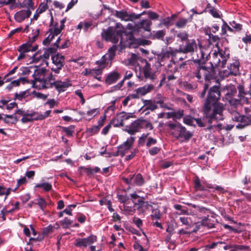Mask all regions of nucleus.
<instances>
[{"label":"nucleus","mask_w":251,"mask_h":251,"mask_svg":"<svg viewBox=\"0 0 251 251\" xmlns=\"http://www.w3.org/2000/svg\"><path fill=\"white\" fill-rule=\"evenodd\" d=\"M141 129L142 125L140 119H137L129 126H126V128L123 129V130L130 135H134L136 132H139Z\"/></svg>","instance_id":"nucleus-13"},{"label":"nucleus","mask_w":251,"mask_h":251,"mask_svg":"<svg viewBox=\"0 0 251 251\" xmlns=\"http://www.w3.org/2000/svg\"><path fill=\"white\" fill-rule=\"evenodd\" d=\"M154 88L153 84H150L145 85L142 87H140L137 88V91L139 94L140 96H143L151 92Z\"/></svg>","instance_id":"nucleus-24"},{"label":"nucleus","mask_w":251,"mask_h":251,"mask_svg":"<svg viewBox=\"0 0 251 251\" xmlns=\"http://www.w3.org/2000/svg\"><path fill=\"white\" fill-rule=\"evenodd\" d=\"M208 12L214 18H220V12L215 8L213 7H210V9L208 10Z\"/></svg>","instance_id":"nucleus-58"},{"label":"nucleus","mask_w":251,"mask_h":251,"mask_svg":"<svg viewBox=\"0 0 251 251\" xmlns=\"http://www.w3.org/2000/svg\"><path fill=\"white\" fill-rule=\"evenodd\" d=\"M179 129V138H183L185 139H189L192 136V134L188 131H187L185 127L182 126Z\"/></svg>","instance_id":"nucleus-34"},{"label":"nucleus","mask_w":251,"mask_h":251,"mask_svg":"<svg viewBox=\"0 0 251 251\" xmlns=\"http://www.w3.org/2000/svg\"><path fill=\"white\" fill-rule=\"evenodd\" d=\"M51 60L53 65L51 68L52 71L56 74H59L64 64V56L57 53L54 55H51Z\"/></svg>","instance_id":"nucleus-7"},{"label":"nucleus","mask_w":251,"mask_h":251,"mask_svg":"<svg viewBox=\"0 0 251 251\" xmlns=\"http://www.w3.org/2000/svg\"><path fill=\"white\" fill-rule=\"evenodd\" d=\"M167 126L171 130V134L174 137L179 138V129L178 128L181 127L182 125L179 124L168 123Z\"/></svg>","instance_id":"nucleus-27"},{"label":"nucleus","mask_w":251,"mask_h":251,"mask_svg":"<svg viewBox=\"0 0 251 251\" xmlns=\"http://www.w3.org/2000/svg\"><path fill=\"white\" fill-rule=\"evenodd\" d=\"M194 183L195 187L197 190L204 191L205 190V187L201 184L199 178L198 176L196 177L194 180Z\"/></svg>","instance_id":"nucleus-46"},{"label":"nucleus","mask_w":251,"mask_h":251,"mask_svg":"<svg viewBox=\"0 0 251 251\" xmlns=\"http://www.w3.org/2000/svg\"><path fill=\"white\" fill-rule=\"evenodd\" d=\"M99 112L100 111L98 108H94L88 111L87 112L86 115L90 117L89 120H90L96 115H97L99 113Z\"/></svg>","instance_id":"nucleus-52"},{"label":"nucleus","mask_w":251,"mask_h":251,"mask_svg":"<svg viewBox=\"0 0 251 251\" xmlns=\"http://www.w3.org/2000/svg\"><path fill=\"white\" fill-rule=\"evenodd\" d=\"M195 118H193L190 116H186L183 118V122L184 124L192 126L193 125Z\"/></svg>","instance_id":"nucleus-57"},{"label":"nucleus","mask_w":251,"mask_h":251,"mask_svg":"<svg viewBox=\"0 0 251 251\" xmlns=\"http://www.w3.org/2000/svg\"><path fill=\"white\" fill-rule=\"evenodd\" d=\"M189 20L185 18H181L176 23V26L178 28H184L188 22Z\"/></svg>","instance_id":"nucleus-45"},{"label":"nucleus","mask_w":251,"mask_h":251,"mask_svg":"<svg viewBox=\"0 0 251 251\" xmlns=\"http://www.w3.org/2000/svg\"><path fill=\"white\" fill-rule=\"evenodd\" d=\"M202 114L203 117L202 118H195L194 121H196L197 125L200 127H204L206 126V124L208 123V124H211L213 121H220L223 120L224 119H216L213 118L211 120H210L208 118L205 117L204 115L203 111V106L202 107Z\"/></svg>","instance_id":"nucleus-18"},{"label":"nucleus","mask_w":251,"mask_h":251,"mask_svg":"<svg viewBox=\"0 0 251 251\" xmlns=\"http://www.w3.org/2000/svg\"><path fill=\"white\" fill-rule=\"evenodd\" d=\"M39 31V29H36L33 33L32 35L31 36H29V40L28 42H29L31 45L36 40L37 38L38 37Z\"/></svg>","instance_id":"nucleus-54"},{"label":"nucleus","mask_w":251,"mask_h":251,"mask_svg":"<svg viewBox=\"0 0 251 251\" xmlns=\"http://www.w3.org/2000/svg\"><path fill=\"white\" fill-rule=\"evenodd\" d=\"M230 25L236 31L241 30L242 28V25L236 23L235 21H232L229 23Z\"/></svg>","instance_id":"nucleus-62"},{"label":"nucleus","mask_w":251,"mask_h":251,"mask_svg":"<svg viewBox=\"0 0 251 251\" xmlns=\"http://www.w3.org/2000/svg\"><path fill=\"white\" fill-rule=\"evenodd\" d=\"M134 140L135 138L133 137L130 136L129 138H128L126 141L119 147V151L123 152L124 153L126 151L129 150L132 146Z\"/></svg>","instance_id":"nucleus-23"},{"label":"nucleus","mask_w":251,"mask_h":251,"mask_svg":"<svg viewBox=\"0 0 251 251\" xmlns=\"http://www.w3.org/2000/svg\"><path fill=\"white\" fill-rule=\"evenodd\" d=\"M60 37H58L56 42L54 43L53 47L46 49L44 53L41 54V56L43 59V62L46 66L48 65V60L49 59L50 55L54 53L56 50L58 48V43H60Z\"/></svg>","instance_id":"nucleus-10"},{"label":"nucleus","mask_w":251,"mask_h":251,"mask_svg":"<svg viewBox=\"0 0 251 251\" xmlns=\"http://www.w3.org/2000/svg\"><path fill=\"white\" fill-rule=\"evenodd\" d=\"M165 35V31L163 30H160L156 31H153L152 36L154 38L160 39L163 38Z\"/></svg>","instance_id":"nucleus-49"},{"label":"nucleus","mask_w":251,"mask_h":251,"mask_svg":"<svg viewBox=\"0 0 251 251\" xmlns=\"http://www.w3.org/2000/svg\"><path fill=\"white\" fill-rule=\"evenodd\" d=\"M231 119L234 121L240 122L236 126V127L238 128H242L245 126L251 124V115L242 116L235 110H233L231 113Z\"/></svg>","instance_id":"nucleus-6"},{"label":"nucleus","mask_w":251,"mask_h":251,"mask_svg":"<svg viewBox=\"0 0 251 251\" xmlns=\"http://www.w3.org/2000/svg\"><path fill=\"white\" fill-rule=\"evenodd\" d=\"M120 75L117 72L114 71L108 74L105 79V83L108 85H111L115 83L120 78Z\"/></svg>","instance_id":"nucleus-21"},{"label":"nucleus","mask_w":251,"mask_h":251,"mask_svg":"<svg viewBox=\"0 0 251 251\" xmlns=\"http://www.w3.org/2000/svg\"><path fill=\"white\" fill-rule=\"evenodd\" d=\"M71 85V84L69 80L64 81L55 80L54 84L55 89L59 92L65 91Z\"/></svg>","instance_id":"nucleus-20"},{"label":"nucleus","mask_w":251,"mask_h":251,"mask_svg":"<svg viewBox=\"0 0 251 251\" xmlns=\"http://www.w3.org/2000/svg\"><path fill=\"white\" fill-rule=\"evenodd\" d=\"M117 50V46L113 45L108 49L107 52L104 55H106V57L111 62L114 58Z\"/></svg>","instance_id":"nucleus-33"},{"label":"nucleus","mask_w":251,"mask_h":251,"mask_svg":"<svg viewBox=\"0 0 251 251\" xmlns=\"http://www.w3.org/2000/svg\"><path fill=\"white\" fill-rule=\"evenodd\" d=\"M31 14L30 9L22 10L17 12L14 15V19L18 23H22L25 19L29 18Z\"/></svg>","instance_id":"nucleus-17"},{"label":"nucleus","mask_w":251,"mask_h":251,"mask_svg":"<svg viewBox=\"0 0 251 251\" xmlns=\"http://www.w3.org/2000/svg\"><path fill=\"white\" fill-rule=\"evenodd\" d=\"M140 122L142 125V129L143 128L149 129L150 130L153 129V126L151 123L145 120H140Z\"/></svg>","instance_id":"nucleus-50"},{"label":"nucleus","mask_w":251,"mask_h":251,"mask_svg":"<svg viewBox=\"0 0 251 251\" xmlns=\"http://www.w3.org/2000/svg\"><path fill=\"white\" fill-rule=\"evenodd\" d=\"M151 24V22L148 20H142L136 24V26L138 29H143L144 30L150 31Z\"/></svg>","instance_id":"nucleus-26"},{"label":"nucleus","mask_w":251,"mask_h":251,"mask_svg":"<svg viewBox=\"0 0 251 251\" xmlns=\"http://www.w3.org/2000/svg\"><path fill=\"white\" fill-rule=\"evenodd\" d=\"M20 53L18 57V60H21L24 59L26 61H28V60H29V58L31 57V55H28L26 53L23 52H20Z\"/></svg>","instance_id":"nucleus-64"},{"label":"nucleus","mask_w":251,"mask_h":251,"mask_svg":"<svg viewBox=\"0 0 251 251\" xmlns=\"http://www.w3.org/2000/svg\"><path fill=\"white\" fill-rule=\"evenodd\" d=\"M179 220L182 223V225L185 226V229H188L191 227L190 223V218L188 217H181Z\"/></svg>","instance_id":"nucleus-40"},{"label":"nucleus","mask_w":251,"mask_h":251,"mask_svg":"<svg viewBox=\"0 0 251 251\" xmlns=\"http://www.w3.org/2000/svg\"><path fill=\"white\" fill-rule=\"evenodd\" d=\"M49 35L48 36V37L45 39L43 41V44L45 45H47L49 44L54 38L55 35L53 34L51 32H49Z\"/></svg>","instance_id":"nucleus-56"},{"label":"nucleus","mask_w":251,"mask_h":251,"mask_svg":"<svg viewBox=\"0 0 251 251\" xmlns=\"http://www.w3.org/2000/svg\"><path fill=\"white\" fill-rule=\"evenodd\" d=\"M114 15L121 20L125 21H132L136 20V16L134 13H129L127 11L122 10L120 11L115 10Z\"/></svg>","instance_id":"nucleus-12"},{"label":"nucleus","mask_w":251,"mask_h":251,"mask_svg":"<svg viewBox=\"0 0 251 251\" xmlns=\"http://www.w3.org/2000/svg\"><path fill=\"white\" fill-rule=\"evenodd\" d=\"M145 181L141 174H138L135 176L134 175V177L132 180V183L133 185L137 186H141L144 184Z\"/></svg>","instance_id":"nucleus-35"},{"label":"nucleus","mask_w":251,"mask_h":251,"mask_svg":"<svg viewBox=\"0 0 251 251\" xmlns=\"http://www.w3.org/2000/svg\"><path fill=\"white\" fill-rule=\"evenodd\" d=\"M197 44L194 40H188L186 41L185 45H180L179 47V52L187 53H194L197 49Z\"/></svg>","instance_id":"nucleus-11"},{"label":"nucleus","mask_w":251,"mask_h":251,"mask_svg":"<svg viewBox=\"0 0 251 251\" xmlns=\"http://www.w3.org/2000/svg\"><path fill=\"white\" fill-rule=\"evenodd\" d=\"M178 52H179V50L177 51L176 50L169 48L164 53V56L167 57H173L175 56Z\"/></svg>","instance_id":"nucleus-47"},{"label":"nucleus","mask_w":251,"mask_h":251,"mask_svg":"<svg viewBox=\"0 0 251 251\" xmlns=\"http://www.w3.org/2000/svg\"><path fill=\"white\" fill-rule=\"evenodd\" d=\"M32 75L40 88H50L54 86L55 78L49 70L44 68L37 69L35 70Z\"/></svg>","instance_id":"nucleus-3"},{"label":"nucleus","mask_w":251,"mask_h":251,"mask_svg":"<svg viewBox=\"0 0 251 251\" xmlns=\"http://www.w3.org/2000/svg\"><path fill=\"white\" fill-rule=\"evenodd\" d=\"M144 106L145 107V110H149L153 111L158 108L157 105L155 100H143Z\"/></svg>","instance_id":"nucleus-28"},{"label":"nucleus","mask_w":251,"mask_h":251,"mask_svg":"<svg viewBox=\"0 0 251 251\" xmlns=\"http://www.w3.org/2000/svg\"><path fill=\"white\" fill-rule=\"evenodd\" d=\"M220 87L213 86L208 91L207 98L203 104L204 115L210 120L213 118L224 119V105L218 102L220 97Z\"/></svg>","instance_id":"nucleus-1"},{"label":"nucleus","mask_w":251,"mask_h":251,"mask_svg":"<svg viewBox=\"0 0 251 251\" xmlns=\"http://www.w3.org/2000/svg\"><path fill=\"white\" fill-rule=\"evenodd\" d=\"M96 241L97 237L94 235H91L87 238L76 239L74 244L77 247L86 248Z\"/></svg>","instance_id":"nucleus-8"},{"label":"nucleus","mask_w":251,"mask_h":251,"mask_svg":"<svg viewBox=\"0 0 251 251\" xmlns=\"http://www.w3.org/2000/svg\"><path fill=\"white\" fill-rule=\"evenodd\" d=\"M138 57L135 54H132L130 57L128 59L129 64L136 65L137 63Z\"/></svg>","instance_id":"nucleus-61"},{"label":"nucleus","mask_w":251,"mask_h":251,"mask_svg":"<svg viewBox=\"0 0 251 251\" xmlns=\"http://www.w3.org/2000/svg\"><path fill=\"white\" fill-rule=\"evenodd\" d=\"M102 72L103 70L98 67L97 69L90 70L89 73L97 79L100 80L101 77L100 75H101Z\"/></svg>","instance_id":"nucleus-36"},{"label":"nucleus","mask_w":251,"mask_h":251,"mask_svg":"<svg viewBox=\"0 0 251 251\" xmlns=\"http://www.w3.org/2000/svg\"><path fill=\"white\" fill-rule=\"evenodd\" d=\"M118 118H120L122 120L123 122L124 121L129 119L130 118L132 117L133 114L131 113H126L124 111H122L117 114Z\"/></svg>","instance_id":"nucleus-39"},{"label":"nucleus","mask_w":251,"mask_h":251,"mask_svg":"<svg viewBox=\"0 0 251 251\" xmlns=\"http://www.w3.org/2000/svg\"><path fill=\"white\" fill-rule=\"evenodd\" d=\"M184 115V111L182 109H179L178 111H175L172 113L173 118L180 119Z\"/></svg>","instance_id":"nucleus-51"},{"label":"nucleus","mask_w":251,"mask_h":251,"mask_svg":"<svg viewBox=\"0 0 251 251\" xmlns=\"http://www.w3.org/2000/svg\"><path fill=\"white\" fill-rule=\"evenodd\" d=\"M29 62L31 63H39L42 65H45L43 62V59L41 56V54L39 52L32 53L29 58Z\"/></svg>","instance_id":"nucleus-31"},{"label":"nucleus","mask_w":251,"mask_h":251,"mask_svg":"<svg viewBox=\"0 0 251 251\" xmlns=\"http://www.w3.org/2000/svg\"><path fill=\"white\" fill-rule=\"evenodd\" d=\"M63 29L58 26V24L56 23L53 25L51 28L49 29V32H51L55 36L59 35Z\"/></svg>","instance_id":"nucleus-43"},{"label":"nucleus","mask_w":251,"mask_h":251,"mask_svg":"<svg viewBox=\"0 0 251 251\" xmlns=\"http://www.w3.org/2000/svg\"><path fill=\"white\" fill-rule=\"evenodd\" d=\"M161 216L162 214L158 209H153L151 215V219L152 221L160 219Z\"/></svg>","instance_id":"nucleus-42"},{"label":"nucleus","mask_w":251,"mask_h":251,"mask_svg":"<svg viewBox=\"0 0 251 251\" xmlns=\"http://www.w3.org/2000/svg\"><path fill=\"white\" fill-rule=\"evenodd\" d=\"M51 113V110L46 111L43 114L37 112V119L38 120H42L48 117Z\"/></svg>","instance_id":"nucleus-60"},{"label":"nucleus","mask_w":251,"mask_h":251,"mask_svg":"<svg viewBox=\"0 0 251 251\" xmlns=\"http://www.w3.org/2000/svg\"><path fill=\"white\" fill-rule=\"evenodd\" d=\"M161 150L160 148L154 147L149 150V152L151 155H155L157 154Z\"/></svg>","instance_id":"nucleus-63"},{"label":"nucleus","mask_w":251,"mask_h":251,"mask_svg":"<svg viewBox=\"0 0 251 251\" xmlns=\"http://www.w3.org/2000/svg\"><path fill=\"white\" fill-rule=\"evenodd\" d=\"M35 187L42 188L45 191L48 192L51 190L52 185L49 182H44L42 183L36 184L35 186Z\"/></svg>","instance_id":"nucleus-37"},{"label":"nucleus","mask_w":251,"mask_h":251,"mask_svg":"<svg viewBox=\"0 0 251 251\" xmlns=\"http://www.w3.org/2000/svg\"><path fill=\"white\" fill-rule=\"evenodd\" d=\"M154 100L156 104H159L161 107L167 109H171L168 106V104L164 102L166 100V98L162 96L161 94H157Z\"/></svg>","instance_id":"nucleus-32"},{"label":"nucleus","mask_w":251,"mask_h":251,"mask_svg":"<svg viewBox=\"0 0 251 251\" xmlns=\"http://www.w3.org/2000/svg\"><path fill=\"white\" fill-rule=\"evenodd\" d=\"M209 55V53H205L202 50L200 49L199 50H196V54L194 52L193 53L192 58L195 63L201 65H203Z\"/></svg>","instance_id":"nucleus-14"},{"label":"nucleus","mask_w":251,"mask_h":251,"mask_svg":"<svg viewBox=\"0 0 251 251\" xmlns=\"http://www.w3.org/2000/svg\"><path fill=\"white\" fill-rule=\"evenodd\" d=\"M16 119L15 116L14 115H6L4 119V122L7 124H13Z\"/></svg>","instance_id":"nucleus-53"},{"label":"nucleus","mask_w":251,"mask_h":251,"mask_svg":"<svg viewBox=\"0 0 251 251\" xmlns=\"http://www.w3.org/2000/svg\"><path fill=\"white\" fill-rule=\"evenodd\" d=\"M227 88V92L226 94L225 99L228 100L230 104L228 110L231 114L233 110L236 111V106L240 103V100L233 98L237 93L236 88L234 85H229Z\"/></svg>","instance_id":"nucleus-4"},{"label":"nucleus","mask_w":251,"mask_h":251,"mask_svg":"<svg viewBox=\"0 0 251 251\" xmlns=\"http://www.w3.org/2000/svg\"><path fill=\"white\" fill-rule=\"evenodd\" d=\"M110 124H112L114 127H116L122 126L124 125L122 120L120 118H118V117L117 115H116L115 117L111 120Z\"/></svg>","instance_id":"nucleus-44"},{"label":"nucleus","mask_w":251,"mask_h":251,"mask_svg":"<svg viewBox=\"0 0 251 251\" xmlns=\"http://www.w3.org/2000/svg\"><path fill=\"white\" fill-rule=\"evenodd\" d=\"M37 112L35 111H31L30 113H25L21 119L23 123H26L33 121L38 120L37 119Z\"/></svg>","instance_id":"nucleus-19"},{"label":"nucleus","mask_w":251,"mask_h":251,"mask_svg":"<svg viewBox=\"0 0 251 251\" xmlns=\"http://www.w3.org/2000/svg\"><path fill=\"white\" fill-rule=\"evenodd\" d=\"M211 63L212 66L220 67L223 68L225 67L226 60L228 58V54H226L225 52L223 53L222 50H215L212 53Z\"/></svg>","instance_id":"nucleus-5"},{"label":"nucleus","mask_w":251,"mask_h":251,"mask_svg":"<svg viewBox=\"0 0 251 251\" xmlns=\"http://www.w3.org/2000/svg\"><path fill=\"white\" fill-rule=\"evenodd\" d=\"M176 36L177 38L180 39L182 42L188 40V35L186 31L179 32L176 34Z\"/></svg>","instance_id":"nucleus-48"},{"label":"nucleus","mask_w":251,"mask_h":251,"mask_svg":"<svg viewBox=\"0 0 251 251\" xmlns=\"http://www.w3.org/2000/svg\"><path fill=\"white\" fill-rule=\"evenodd\" d=\"M28 81L27 79L25 77H20L17 80H13L11 81L6 87V89L8 91H10L12 90V89L16 86H18L20 85V83H22L23 84H25L26 83H28Z\"/></svg>","instance_id":"nucleus-25"},{"label":"nucleus","mask_w":251,"mask_h":251,"mask_svg":"<svg viewBox=\"0 0 251 251\" xmlns=\"http://www.w3.org/2000/svg\"><path fill=\"white\" fill-rule=\"evenodd\" d=\"M237 88L239 91L238 97L239 98L240 103L241 102H247V98H245L244 96L248 95V91L244 90V86L242 84H239Z\"/></svg>","instance_id":"nucleus-29"},{"label":"nucleus","mask_w":251,"mask_h":251,"mask_svg":"<svg viewBox=\"0 0 251 251\" xmlns=\"http://www.w3.org/2000/svg\"><path fill=\"white\" fill-rule=\"evenodd\" d=\"M239 65L238 62L235 61L233 63L230 64L228 67V70H225L223 72V75L227 76L229 75H236L239 74ZM222 72L220 73V75H222Z\"/></svg>","instance_id":"nucleus-15"},{"label":"nucleus","mask_w":251,"mask_h":251,"mask_svg":"<svg viewBox=\"0 0 251 251\" xmlns=\"http://www.w3.org/2000/svg\"><path fill=\"white\" fill-rule=\"evenodd\" d=\"M37 48V45H35L34 47H32L29 42H27L20 46L18 49V51L19 52L27 53L29 52H33L35 51Z\"/></svg>","instance_id":"nucleus-22"},{"label":"nucleus","mask_w":251,"mask_h":251,"mask_svg":"<svg viewBox=\"0 0 251 251\" xmlns=\"http://www.w3.org/2000/svg\"><path fill=\"white\" fill-rule=\"evenodd\" d=\"M174 16H172L171 17H168L164 19L161 21V24L163 25L168 26L172 25L171 22L174 19Z\"/></svg>","instance_id":"nucleus-59"},{"label":"nucleus","mask_w":251,"mask_h":251,"mask_svg":"<svg viewBox=\"0 0 251 251\" xmlns=\"http://www.w3.org/2000/svg\"><path fill=\"white\" fill-rule=\"evenodd\" d=\"M96 64L98 65V68L103 70L105 68L109 65L111 66V62L106 57V55H103L100 60L96 62Z\"/></svg>","instance_id":"nucleus-30"},{"label":"nucleus","mask_w":251,"mask_h":251,"mask_svg":"<svg viewBox=\"0 0 251 251\" xmlns=\"http://www.w3.org/2000/svg\"><path fill=\"white\" fill-rule=\"evenodd\" d=\"M100 128L97 126H94L92 127L87 128V132L91 135L97 134L100 131Z\"/></svg>","instance_id":"nucleus-55"},{"label":"nucleus","mask_w":251,"mask_h":251,"mask_svg":"<svg viewBox=\"0 0 251 251\" xmlns=\"http://www.w3.org/2000/svg\"><path fill=\"white\" fill-rule=\"evenodd\" d=\"M62 130L66 133L68 137L72 136L75 131V126L71 125L68 127H62Z\"/></svg>","instance_id":"nucleus-41"},{"label":"nucleus","mask_w":251,"mask_h":251,"mask_svg":"<svg viewBox=\"0 0 251 251\" xmlns=\"http://www.w3.org/2000/svg\"><path fill=\"white\" fill-rule=\"evenodd\" d=\"M101 36L106 41H110L113 43H117L120 39L121 49L130 46L133 38L131 35L125 33L122 29L112 26L109 27L106 30H103Z\"/></svg>","instance_id":"nucleus-2"},{"label":"nucleus","mask_w":251,"mask_h":251,"mask_svg":"<svg viewBox=\"0 0 251 251\" xmlns=\"http://www.w3.org/2000/svg\"><path fill=\"white\" fill-rule=\"evenodd\" d=\"M201 224L209 228H211L214 227V224L211 222V220L208 218V216L204 217L202 219Z\"/></svg>","instance_id":"nucleus-38"},{"label":"nucleus","mask_w":251,"mask_h":251,"mask_svg":"<svg viewBox=\"0 0 251 251\" xmlns=\"http://www.w3.org/2000/svg\"><path fill=\"white\" fill-rule=\"evenodd\" d=\"M194 75L198 80H200L202 78V75L204 76V79L206 81L209 80L211 78L212 76L209 72L208 69L203 65H199L197 67V70L194 72Z\"/></svg>","instance_id":"nucleus-9"},{"label":"nucleus","mask_w":251,"mask_h":251,"mask_svg":"<svg viewBox=\"0 0 251 251\" xmlns=\"http://www.w3.org/2000/svg\"><path fill=\"white\" fill-rule=\"evenodd\" d=\"M142 62L145 63L144 66L142 68V71L146 79L154 80L156 76L151 71V65L146 60H143Z\"/></svg>","instance_id":"nucleus-16"}]
</instances>
